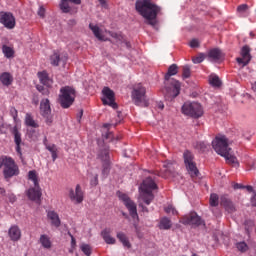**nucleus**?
I'll return each instance as SVG.
<instances>
[{"label": "nucleus", "mask_w": 256, "mask_h": 256, "mask_svg": "<svg viewBox=\"0 0 256 256\" xmlns=\"http://www.w3.org/2000/svg\"><path fill=\"white\" fill-rule=\"evenodd\" d=\"M205 59H207V54L200 53V54H198V56L192 58V61L194 64L199 65V63H203V61H205Z\"/></svg>", "instance_id": "nucleus-40"}, {"label": "nucleus", "mask_w": 256, "mask_h": 256, "mask_svg": "<svg viewBox=\"0 0 256 256\" xmlns=\"http://www.w3.org/2000/svg\"><path fill=\"white\" fill-rule=\"evenodd\" d=\"M248 10L249 5L247 4H242L237 7V13H239V15H245V13H247Z\"/></svg>", "instance_id": "nucleus-45"}, {"label": "nucleus", "mask_w": 256, "mask_h": 256, "mask_svg": "<svg viewBox=\"0 0 256 256\" xmlns=\"http://www.w3.org/2000/svg\"><path fill=\"white\" fill-rule=\"evenodd\" d=\"M212 147L218 155L224 157L228 165L232 167H239V162L237 161V157H235L231 153V148L229 147V140L225 136L216 137L214 141H212Z\"/></svg>", "instance_id": "nucleus-3"}, {"label": "nucleus", "mask_w": 256, "mask_h": 256, "mask_svg": "<svg viewBox=\"0 0 256 256\" xmlns=\"http://www.w3.org/2000/svg\"><path fill=\"white\" fill-rule=\"evenodd\" d=\"M206 59L212 63H223L225 60V53L219 48H213L206 53Z\"/></svg>", "instance_id": "nucleus-14"}, {"label": "nucleus", "mask_w": 256, "mask_h": 256, "mask_svg": "<svg viewBox=\"0 0 256 256\" xmlns=\"http://www.w3.org/2000/svg\"><path fill=\"white\" fill-rule=\"evenodd\" d=\"M220 205L222 207H224V209L228 213H235L237 211V209L235 208V204H233L231 199H229V197H227V196H221V198H220Z\"/></svg>", "instance_id": "nucleus-20"}, {"label": "nucleus", "mask_w": 256, "mask_h": 256, "mask_svg": "<svg viewBox=\"0 0 256 256\" xmlns=\"http://www.w3.org/2000/svg\"><path fill=\"white\" fill-rule=\"evenodd\" d=\"M27 195L31 201H36V203H39L41 201V195H42L41 187H39L38 185V188L37 187L30 188L27 192Z\"/></svg>", "instance_id": "nucleus-22"}, {"label": "nucleus", "mask_w": 256, "mask_h": 256, "mask_svg": "<svg viewBox=\"0 0 256 256\" xmlns=\"http://www.w3.org/2000/svg\"><path fill=\"white\" fill-rule=\"evenodd\" d=\"M38 15H39L40 17H45V8L40 7V8H39V11H38Z\"/></svg>", "instance_id": "nucleus-56"}, {"label": "nucleus", "mask_w": 256, "mask_h": 256, "mask_svg": "<svg viewBox=\"0 0 256 256\" xmlns=\"http://www.w3.org/2000/svg\"><path fill=\"white\" fill-rule=\"evenodd\" d=\"M69 2L74 3L75 5H81V0H61L60 9L63 13L71 12V6H69Z\"/></svg>", "instance_id": "nucleus-24"}, {"label": "nucleus", "mask_w": 256, "mask_h": 256, "mask_svg": "<svg viewBox=\"0 0 256 256\" xmlns=\"http://www.w3.org/2000/svg\"><path fill=\"white\" fill-rule=\"evenodd\" d=\"M103 138L107 141V139H110L111 141H113L114 136H113V132H106L105 135H103Z\"/></svg>", "instance_id": "nucleus-52"}, {"label": "nucleus", "mask_w": 256, "mask_h": 256, "mask_svg": "<svg viewBox=\"0 0 256 256\" xmlns=\"http://www.w3.org/2000/svg\"><path fill=\"white\" fill-rule=\"evenodd\" d=\"M0 23L6 27V29H15V16L11 12H0Z\"/></svg>", "instance_id": "nucleus-15"}, {"label": "nucleus", "mask_w": 256, "mask_h": 256, "mask_svg": "<svg viewBox=\"0 0 256 256\" xmlns=\"http://www.w3.org/2000/svg\"><path fill=\"white\" fill-rule=\"evenodd\" d=\"M252 89L253 91H256V82H254V84L252 85Z\"/></svg>", "instance_id": "nucleus-64"}, {"label": "nucleus", "mask_w": 256, "mask_h": 256, "mask_svg": "<svg viewBox=\"0 0 256 256\" xmlns=\"http://www.w3.org/2000/svg\"><path fill=\"white\" fill-rule=\"evenodd\" d=\"M183 157H184L185 165H190L192 163H195V161H193L195 159V156H193V153H191V151L186 150L183 154Z\"/></svg>", "instance_id": "nucleus-34"}, {"label": "nucleus", "mask_w": 256, "mask_h": 256, "mask_svg": "<svg viewBox=\"0 0 256 256\" xmlns=\"http://www.w3.org/2000/svg\"><path fill=\"white\" fill-rule=\"evenodd\" d=\"M101 235L108 245H115V238L111 237V229L106 228L101 232Z\"/></svg>", "instance_id": "nucleus-28"}, {"label": "nucleus", "mask_w": 256, "mask_h": 256, "mask_svg": "<svg viewBox=\"0 0 256 256\" xmlns=\"http://www.w3.org/2000/svg\"><path fill=\"white\" fill-rule=\"evenodd\" d=\"M75 97H77V91L71 86H65L60 89V95L58 103L63 109H69L73 103H75Z\"/></svg>", "instance_id": "nucleus-4"}, {"label": "nucleus", "mask_w": 256, "mask_h": 256, "mask_svg": "<svg viewBox=\"0 0 256 256\" xmlns=\"http://www.w3.org/2000/svg\"><path fill=\"white\" fill-rule=\"evenodd\" d=\"M48 217L52 221V225H54V227H61V219H59V214H57V212H48Z\"/></svg>", "instance_id": "nucleus-29"}, {"label": "nucleus", "mask_w": 256, "mask_h": 256, "mask_svg": "<svg viewBox=\"0 0 256 256\" xmlns=\"http://www.w3.org/2000/svg\"><path fill=\"white\" fill-rule=\"evenodd\" d=\"M36 89L39 93H42V95H49V88H45L43 85H36Z\"/></svg>", "instance_id": "nucleus-49"}, {"label": "nucleus", "mask_w": 256, "mask_h": 256, "mask_svg": "<svg viewBox=\"0 0 256 256\" xmlns=\"http://www.w3.org/2000/svg\"><path fill=\"white\" fill-rule=\"evenodd\" d=\"M117 239L122 243L123 247L127 249H131V242H129V237L124 232H117L116 234Z\"/></svg>", "instance_id": "nucleus-26"}, {"label": "nucleus", "mask_w": 256, "mask_h": 256, "mask_svg": "<svg viewBox=\"0 0 256 256\" xmlns=\"http://www.w3.org/2000/svg\"><path fill=\"white\" fill-rule=\"evenodd\" d=\"M10 113H11L13 119H17V109L11 108Z\"/></svg>", "instance_id": "nucleus-55"}, {"label": "nucleus", "mask_w": 256, "mask_h": 256, "mask_svg": "<svg viewBox=\"0 0 256 256\" xmlns=\"http://www.w3.org/2000/svg\"><path fill=\"white\" fill-rule=\"evenodd\" d=\"M89 29L92 30L93 35L98 41H105V36L101 33V28H99V26L90 23Z\"/></svg>", "instance_id": "nucleus-27"}, {"label": "nucleus", "mask_w": 256, "mask_h": 256, "mask_svg": "<svg viewBox=\"0 0 256 256\" xmlns=\"http://www.w3.org/2000/svg\"><path fill=\"white\" fill-rule=\"evenodd\" d=\"M98 159L102 162V175L107 177L111 171V160L109 157V148L104 147L98 152Z\"/></svg>", "instance_id": "nucleus-9"}, {"label": "nucleus", "mask_w": 256, "mask_h": 256, "mask_svg": "<svg viewBox=\"0 0 256 256\" xmlns=\"http://www.w3.org/2000/svg\"><path fill=\"white\" fill-rule=\"evenodd\" d=\"M219 205V196L217 194L210 195V206L217 207Z\"/></svg>", "instance_id": "nucleus-43"}, {"label": "nucleus", "mask_w": 256, "mask_h": 256, "mask_svg": "<svg viewBox=\"0 0 256 256\" xmlns=\"http://www.w3.org/2000/svg\"><path fill=\"white\" fill-rule=\"evenodd\" d=\"M142 194L141 199L146 205H151V202L155 199V195H153V189H157V184L153 180V178H146L140 187Z\"/></svg>", "instance_id": "nucleus-6"}, {"label": "nucleus", "mask_w": 256, "mask_h": 256, "mask_svg": "<svg viewBox=\"0 0 256 256\" xmlns=\"http://www.w3.org/2000/svg\"><path fill=\"white\" fill-rule=\"evenodd\" d=\"M139 207H141L144 213H149V208H147L143 203H139Z\"/></svg>", "instance_id": "nucleus-57"}, {"label": "nucleus", "mask_w": 256, "mask_h": 256, "mask_svg": "<svg viewBox=\"0 0 256 256\" xmlns=\"http://www.w3.org/2000/svg\"><path fill=\"white\" fill-rule=\"evenodd\" d=\"M135 9L137 13L146 20L148 25L152 27L157 25V15H159L161 7L157 6L151 0H137Z\"/></svg>", "instance_id": "nucleus-1"}, {"label": "nucleus", "mask_w": 256, "mask_h": 256, "mask_svg": "<svg viewBox=\"0 0 256 256\" xmlns=\"http://www.w3.org/2000/svg\"><path fill=\"white\" fill-rule=\"evenodd\" d=\"M209 83L212 85V87H221L222 85L221 79H219V76L215 74L210 75Z\"/></svg>", "instance_id": "nucleus-35"}, {"label": "nucleus", "mask_w": 256, "mask_h": 256, "mask_svg": "<svg viewBox=\"0 0 256 256\" xmlns=\"http://www.w3.org/2000/svg\"><path fill=\"white\" fill-rule=\"evenodd\" d=\"M81 251L87 256H91V246L88 244H82L80 246Z\"/></svg>", "instance_id": "nucleus-47"}, {"label": "nucleus", "mask_w": 256, "mask_h": 256, "mask_svg": "<svg viewBox=\"0 0 256 256\" xmlns=\"http://www.w3.org/2000/svg\"><path fill=\"white\" fill-rule=\"evenodd\" d=\"M236 247H237L238 251H240V253H247V251H249V246L244 241L238 242L236 244Z\"/></svg>", "instance_id": "nucleus-41"}, {"label": "nucleus", "mask_w": 256, "mask_h": 256, "mask_svg": "<svg viewBox=\"0 0 256 256\" xmlns=\"http://www.w3.org/2000/svg\"><path fill=\"white\" fill-rule=\"evenodd\" d=\"M26 125H28V127H33L34 129L39 127V124H37L29 114L26 115Z\"/></svg>", "instance_id": "nucleus-42"}, {"label": "nucleus", "mask_w": 256, "mask_h": 256, "mask_svg": "<svg viewBox=\"0 0 256 256\" xmlns=\"http://www.w3.org/2000/svg\"><path fill=\"white\" fill-rule=\"evenodd\" d=\"M190 47H192V49H195V47H199V41H197V39H193L190 42Z\"/></svg>", "instance_id": "nucleus-53"}, {"label": "nucleus", "mask_w": 256, "mask_h": 256, "mask_svg": "<svg viewBox=\"0 0 256 256\" xmlns=\"http://www.w3.org/2000/svg\"><path fill=\"white\" fill-rule=\"evenodd\" d=\"M68 235L71 237V245H72V247H75V245H76V241H75V237H73L72 235H71V233H68Z\"/></svg>", "instance_id": "nucleus-59"}, {"label": "nucleus", "mask_w": 256, "mask_h": 256, "mask_svg": "<svg viewBox=\"0 0 256 256\" xmlns=\"http://www.w3.org/2000/svg\"><path fill=\"white\" fill-rule=\"evenodd\" d=\"M46 145V149L50 151V153L52 154V161H56L57 160V146L55 144H47Z\"/></svg>", "instance_id": "nucleus-36"}, {"label": "nucleus", "mask_w": 256, "mask_h": 256, "mask_svg": "<svg viewBox=\"0 0 256 256\" xmlns=\"http://www.w3.org/2000/svg\"><path fill=\"white\" fill-rule=\"evenodd\" d=\"M180 223H182V225H195V227L204 225L203 219H201L196 212H190L189 214L184 215L180 219Z\"/></svg>", "instance_id": "nucleus-11"}, {"label": "nucleus", "mask_w": 256, "mask_h": 256, "mask_svg": "<svg viewBox=\"0 0 256 256\" xmlns=\"http://www.w3.org/2000/svg\"><path fill=\"white\" fill-rule=\"evenodd\" d=\"M28 179L33 181L34 187L39 188V177L37 176V171L31 170L28 172Z\"/></svg>", "instance_id": "nucleus-33"}, {"label": "nucleus", "mask_w": 256, "mask_h": 256, "mask_svg": "<svg viewBox=\"0 0 256 256\" xmlns=\"http://www.w3.org/2000/svg\"><path fill=\"white\" fill-rule=\"evenodd\" d=\"M69 197L71 201H76V203H83V191L81 190V185L76 186V190L73 189L69 192Z\"/></svg>", "instance_id": "nucleus-21"}, {"label": "nucleus", "mask_w": 256, "mask_h": 256, "mask_svg": "<svg viewBox=\"0 0 256 256\" xmlns=\"http://www.w3.org/2000/svg\"><path fill=\"white\" fill-rule=\"evenodd\" d=\"M182 113L193 119L203 117V107L198 102H186L182 106Z\"/></svg>", "instance_id": "nucleus-7"}, {"label": "nucleus", "mask_w": 256, "mask_h": 256, "mask_svg": "<svg viewBox=\"0 0 256 256\" xmlns=\"http://www.w3.org/2000/svg\"><path fill=\"white\" fill-rule=\"evenodd\" d=\"M0 81L6 87H9V85H11V83H13V76H11L8 72H4L0 76Z\"/></svg>", "instance_id": "nucleus-31"}, {"label": "nucleus", "mask_w": 256, "mask_h": 256, "mask_svg": "<svg viewBox=\"0 0 256 256\" xmlns=\"http://www.w3.org/2000/svg\"><path fill=\"white\" fill-rule=\"evenodd\" d=\"M67 59H69V56L66 52H54L53 55L50 57L51 65H65V63H67Z\"/></svg>", "instance_id": "nucleus-18"}, {"label": "nucleus", "mask_w": 256, "mask_h": 256, "mask_svg": "<svg viewBox=\"0 0 256 256\" xmlns=\"http://www.w3.org/2000/svg\"><path fill=\"white\" fill-rule=\"evenodd\" d=\"M237 63L242 65H249L251 61V48L249 46H243L241 49V57L236 58Z\"/></svg>", "instance_id": "nucleus-17"}, {"label": "nucleus", "mask_w": 256, "mask_h": 256, "mask_svg": "<svg viewBox=\"0 0 256 256\" xmlns=\"http://www.w3.org/2000/svg\"><path fill=\"white\" fill-rule=\"evenodd\" d=\"M83 117V110H80L77 119H78V123H81V118Z\"/></svg>", "instance_id": "nucleus-60"}, {"label": "nucleus", "mask_w": 256, "mask_h": 256, "mask_svg": "<svg viewBox=\"0 0 256 256\" xmlns=\"http://www.w3.org/2000/svg\"><path fill=\"white\" fill-rule=\"evenodd\" d=\"M195 147L196 149H198V151H201L202 153H205V151H207V144H205V142H196Z\"/></svg>", "instance_id": "nucleus-48"}, {"label": "nucleus", "mask_w": 256, "mask_h": 256, "mask_svg": "<svg viewBox=\"0 0 256 256\" xmlns=\"http://www.w3.org/2000/svg\"><path fill=\"white\" fill-rule=\"evenodd\" d=\"M132 101L138 107H149V100H147V89L142 83L134 84L132 90Z\"/></svg>", "instance_id": "nucleus-5"}, {"label": "nucleus", "mask_w": 256, "mask_h": 256, "mask_svg": "<svg viewBox=\"0 0 256 256\" xmlns=\"http://www.w3.org/2000/svg\"><path fill=\"white\" fill-rule=\"evenodd\" d=\"M245 189H247L248 193H253V186H245Z\"/></svg>", "instance_id": "nucleus-63"}, {"label": "nucleus", "mask_w": 256, "mask_h": 256, "mask_svg": "<svg viewBox=\"0 0 256 256\" xmlns=\"http://www.w3.org/2000/svg\"><path fill=\"white\" fill-rule=\"evenodd\" d=\"M166 213H172V215H177V210L173 205H168V207L165 208Z\"/></svg>", "instance_id": "nucleus-50"}, {"label": "nucleus", "mask_w": 256, "mask_h": 256, "mask_svg": "<svg viewBox=\"0 0 256 256\" xmlns=\"http://www.w3.org/2000/svg\"><path fill=\"white\" fill-rule=\"evenodd\" d=\"M157 107H158V109H161V110L165 109V105L163 104V102H159L157 104Z\"/></svg>", "instance_id": "nucleus-62"}, {"label": "nucleus", "mask_w": 256, "mask_h": 256, "mask_svg": "<svg viewBox=\"0 0 256 256\" xmlns=\"http://www.w3.org/2000/svg\"><path fill=\"white\" fill-rule=\"evenodd\" d=\"M40 243L43 247H45V249H51V240H49V237H47V235H41Z\"/></svg>", "instance_id": "nucleus-37"}, {"label": "nucleus", "mask_w": 256, "mask_h": 256, "mask_svg": "<svg viewBox=\"0 0 256 256\" xmlns=\"http://www.w3.org/2000/svg\"><path fill=\"white\" fill-rule=\"evenodd\" d=\"M3 164H4V178L5 179H11V177H15L19 175V167L17 164H15V160L9 157L3 158Z\"/></svg>", "instance_id": "nucleus-8"}, {"label": "nucleus", "mask_w": 256, "mask_h": 256, "mask_svg": "<svg viewBox=\"0 0 256 256\" xmlns=\"http://www.w3.org/2000/svg\"><path fill=\"white\" fill-rule=\"evenodd\" d=\"M234 189H245V186L239 183L234 184Z\"/></svg>", "instance_id": "nucleus-58"}, {"label": "nucleus", "mask_w": 256, "mask_h": 256, "mask_svg": "<svg viewBox=\"0 0 256 256\" xmlns=\"http://www.w3.org/2000/svg\"><path fill=\"white\" fill-rule=\"evenodd\" d=\"M160 229H171V220L164 217L160 220Z\"/></svg>", "instance_id": "nucleus-39"}, {"label": "nucleus", "mask_w": 256, "mask_h": 256, "mask_svg": "<svg viewBox=\"0 0 256 256\" xmlns=\"http://www.w3.org/2000/svg\"><path fill=\"white\" fill-rule=\"evenodd\" d=\"M104 98H102L103 105H109L112 109H117L119 106L115 102V92L109 87H104L102 90Z\"/></svg>", "instance_id": "nucleus-12"}, {"label": "nucleus", "mask_w": 256, "mask_h": 256, "mask_svg": "<svg viewBox=\"0 0 256 256\" xmlns=\"http://www.w3.org/2000/svg\"><path fill=\"white\" fill-rule=\"evenodd\" d=\"M2 51L5 55V57H7L8 59L13 57V55H15V51H13V48H11L7 45H3Z\"/></svg>", "instance_id": "nucleus-38"}, {"label": "nucleus", "mask_w": 256, "mask_h": 256, "mask_svg": "<svg viewBox=\"0 0 256 256\" xmlns=\"http://www.w3.org/2000/svg\"><path fill=\"white\" fill-rule=\"evenodd\" d=\"M40 113L44 117L47 125L53 123V116L51 115V104L49 99H44L40 103Z\"/></svg>", "instance_id": "nucleus-13"}, {"label": "nucleus", "mask_w": 256, "mask_h": 256, "mask_svg": "<svg viewBox=\"0 0 256 256\" xmlns=\"http://www.w3.org/2000/svg\"><path fill=\"white\" fill-rule=\"evenodd\" d=\"M108 34L110 35V37L115 39L117 43L123 41V35L121 33L109 31Z\"/></svg>", "instance_id": "nucleus-44"}, {"label": "nucleus", "mask_w": 256, "mask_h": 256, "mask_svg": "<svg viewBox=\"0 0 256 256\" xmlns=\"http://www.w3.org/2000/svg\"><path fill=\"white\" fill-rule=\"evenodd\" d=\"M8 235L11 241H19L21 239V230L19 229V226H12L9 229Z\"/></svg>", "instance_id": "nucleus-25"}, {"label": "nucleus", "mask_w": 256, "mask_h": 256, "mask_svg": "<svg viewBox=\"0 0 256 256\" xmlns=\"http://www.w3.org/2000/svg\"><path fill=\"white\" fill-rule=\"evenodd\" d=\"M12 135L14 136V143L16 145V152L18 153V155H23L21 153V144L23 143L22 139H21V132H19V128H17V126H14L11 130Z\"/></svg>", "instance_id": "nucleus-19"}, {"label": "nucleus", "mask_w": 256, "mask_h": 256, "mask_svg": "<svg viewBox=\"0 0 256 256\" xmlns=\"http://www.w3.org/2000/svg\"><path fill=\"white\" fill-rule=\"evenodd\" d=\"M177 73H179V67L177 65H171L164 77L165 87L162 90V93L168 101H173L181 91V83L175 79H171V77H173V75H177Z\"/></svg>", "instance_id": "nucleus-2"}, {"label": "nucleus", "mask_w": 256, "mask_h": 256, "mask_svg": "<svg viewBox=\"0 0 256 256\" xmlns=\"http://www.w3.org/2000/svg\"><path fill=\"white\" fill-rule=\"evenodd\" d=\"M91 185L96 187V185H99V175H96L93 180H91Z\"/></svg>", "instance_id": "nucleus-54"}, {"label": "nucleus", "mask_w": 256, "mask_h": 256, "mask_svg": "<svg viewBox=\"0 0 256 256\" xmlns=\"http://www.w3.org/2000/svg\"><path fill=\"white\" fill-rule=\"evenodd\" d=\"M244 229L249 237V235H251V233H253V231H255V222H253V220H245Z\"/></svg>", "instance_id": "nucleus-32"}, {"label": "nucleus", "mask_w": 256, "mask_h": 256, "mask_svg": "<svg viewBox=\"0 0 256 256\" xmlns=\"http://www.w3.org/2000/svg\"><path fill=\"white\" fill-rule=\"evenodd\" d=\"M164 170L161 172H158V177H163L164 179H168V177H175L177 175V172L175 171V166H173V163L168 162L163 165Z\"/></svg>", "instance_id": "nucleus-16"}, {"label": "nucleus", "mask_w": 256, "mask_h": 256, "mask_svg": "<svg viewBox=\"0 0 256 256\" xmlns=\"http://www.w3.org/2000/svg\"><path fill=\"white\" fill-rule=\"evenodd\" d=\"M182 77H183V79H189V77H191V68H189V66L183 67Z\"/></svg>", "instance_id": "nucleus-46"}, {"label": "nucleus", "mask_w": 256, "mask_h": 256, "mask_svg": "<svg viewBox=\"0 0 256 256\" xmlns=\"http://www.w3.org/2000/svg\"><path fill=\"white\" fill-rule=\"evenodd\" d=\"M7 197L9 199L10 203H15L17 201V197L13 193H8Z\"/></svg>", "instance_id": "nucleus-51"}, {"label": "nucleus", "mask_w": 256, "mask_h": 256, "mask_svg": "<svg viewBox=\"0 0 256 256\" xmlns=\"http://www.w3.org/2000/svg\"><path fill=\"white\" fill-rule=\"evenodd\" d=\"M251 203H252L253 207H256V194L252 197Z\"/></svg>", "instance_id": "nucleus-61"}, {"label": "nucleus", "mask_w": 256, "mask_h": 256, "mask_svg": "<svg viewBox=\"0 0 256 256\" xmlns=\"http://www.w3.org/2000/svg\"><path fill=\"white\" fill-rule=\"evenodd\" d=\"M117 195L121 201H123L126 209H128L132 219H139V214H137V204L129 198V196L122 192H117Z\"/></svg>", "instance_id": "nucleus-10"}, {"label": "nucleus", "mask_w": 256, "mask_h": 256, "mask_svg": "<svg viewBox=\"0 0 256 256\" xmlns=\"http://www.w3.org/2000/svg\"><path fill=\"white\" fill-rule=\"evenodd\" d=\"M37 76L38 79H40V83H42V85H45V87H51V85H53V80L49 78V74L47 73V71L43 70L41 72H38Z\"/></svg>", "instance_id": "nucleus-23"}, {"label": "nucleus", "mask_w": 256, "mask_h": 256, "mask_svg": "<svg viewBox=\"0 0 256 256\" xmlns=\"http://www.w3.org/2000/svg\"><path fill=\"white\" fill-rule=\"evenodd\" d=\"M186 169L192 178L199 177V169H197V164L195 162L192 164H186Z\"/></svg>", "instance_id": "nucleus-30"}]
</instances>
